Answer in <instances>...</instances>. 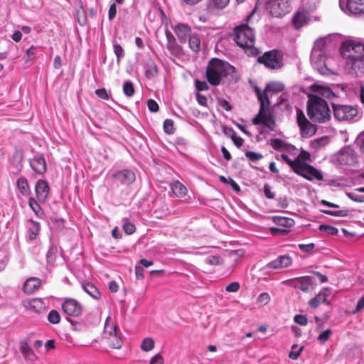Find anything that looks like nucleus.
I'll use <instances>...</instances> for the list:
<instances>
[{
	"mask_svg": "<svg viewBox=\"0 0 364 364\" xmlns=\"http://www.w3.org/2000/svg\"><path fill=\"white\" fill-rule=\"evenodd\" d=\"M206 263L210 265H220L223 263V259L218 255H212L206 259Z\"/></svg>",
	"mask_w": 364,
	"mask_h": 364,
	"instance_id": "nucleus-42",
	"label": "nucleus"
},
{
	"mask_svg": "<svg viewBox=\"0 0 364 364\" xmlns=\"http://www.w3.org/2000/svg\"><path fill=\"white\" fill-rule=\"evenodd\" d=\"M55 248L50 247L47 253V261L50 264H53L55 260Z\"/></svg>",
	"mask_w": 364,
	"mask_h": 364,
	"instance_id": "nucleus-58",
	"label": "nucleus"
},
{
	"mask_svg": "<svg viewBox=\"0 0 364 364\" xmlns=\"http://www.w3.org/2000/svg\"><path fill=\"white\" fill-rule=\"evenodd\" d=\"M229 1L230 0H213V4L215 8L223 9L229 4Z\"/></svg>",
	"mask_w": 364,
	"mask_h": 364,
	"instance_id": "nucleus-56",
	"label": "nucleus"
},
{
	"mask_svg": "<svg viewBox=\"0 0 364 364\" xmlns=\"http://www.w3.org/2000/svg\"><path fill=\"white\" fill-rule=\"evenodd\" d=\"M270 145L274 150H287L291 151L294 150L296 148L294 145L285 143L280 139H272L270 141Z\"/></svg>",
	"mask_w": 364,
	"mask_h": 364,
	"instance_id": "nucleus-22",
	"label": "nucleus"
},
{
	"mask_svg": "<svg viewBox=\"0 0 364 364\" xmlns=\"http://www.w3.org/2000/svg\"><path fill=\"white\" fill-rule=\"evenodd\" d=\"M28 204L31 208L35 212L36 215H38L40 218L43 216V211L40 207L38 203L35 199H33V198H30Z\"/></svg>",
	"mask_w": 364,
	"mask_h": 364,
	"instance_id": "nucleus-34",
	"label": "nucleus"
},
{
	"mask_svg": "<svg viewBox=\"0 0 364 364\" xmlns=\"http://www.w3.org/2000/svg\"><path fill=\"white\" fill-rule=\"evenodd\" d=\"M145 75L147 78L151 79L157 76L159 70L155 62L149 58L146 60L144 65Z\"/></svg>",
	"mask_w": 364,
	"mask_h": 364,
	"instance_id": "nucleus-21",
	"label": "nucleus"
},
{
	"mask_svg": "<svg viewBox=\"0 0 364 364\" xmlns=\"http://www.w3.org/2000/svg\"><path fill=\"white\" fill-rule=\"evenodd\" d=\"M48 320L53 324H57L60 321V316L55 310H51L48 315Z\"/></svg>",
	"mask_w": 364,
	"mask_h": 364,
	"instance_id": "nucleus-40",
	"label": "nucleus"
},
{
	"mask_svg": "<svg viewBox=\"0 0 364 364\" xmlns=\"http://www.w3.org/2000/svg\"><path fill=\"white\" fill-rule=\"evenodd\" d=\"M264 193L265 196L269 199L274 198V193L271 191V188L269 184L266 183L264 186Z\"/></svg>",
	"mask_w": 364,
	"mask_h": 364,
	"instance_id": "nucleus-62",
	"label": "nucleus"
},
{
	"mask_svg": "<svg viewBox=\"0 0 364 364\" xmlns=\"http://www.w3.org/2000/svg\"><path fill=\"white\" fill-rule=\"evenodd\" d=\"M123 91L127 97L132 96L134 93L133 84L131 82H126L123 85Z\"/></svg>",
	"mask_w": 364,
	"mask_h": 364,
	"instance_id": "nucleus-48",
	"label": "nucleus"
},
{
	"mask_svg": "<svg viewBox=\"0 0 364 364\" xmlns=\"http://www.w3.org/2000/svg\"><path fill=\"white\" fill-rule=\"evenodd\" d=\"M296 122L299 127L304 125L309 126V122H310L306 117L304 112L300 109H296Z\"/></svg>",
	"mask_w": 364,
	"mask_h": 364,
	"instance_id": "nucleus-35",
	"label": "nucleus"
},
{
	"mask_svg": "<svg viewBox=\"0 0 364 364\" xmlns=\"http://www.w3.org/2000/svg\"><path fill=\"white\" fill-rule=\"evenodd\" d=\"M281 159L291 167L293 171H295L299 164L298 160H291L287 154H281Z\"/></svg>",
	"mask_w": 364,
	"mask_h": 364,
	"instance_id": "nucleus-39",
	"label": "nucleus"
},
{
	"mask_svg": "<svg viewBox=\"0 0 364 364\" xmlns=\"http://www.w3.org/2000/svg\"><path fill=\"white\" fill-rule=\"evenodd\" d=\"M320 0H301L302 6L308 10H314Z\"/></svg>",
	"mask_w": 364,
	"mask_h": 364,
	"instance_id": "nucleus-46",
	"label": "nucleus"
},
{
	"mask_svg": "<svg viewBox=\"0 0 364 364\" xmlns=\"http://www.w3.org/2000/svg\"><path fill=\"white\" fill-rule=\"evenodd\" d=\"M267 90L265 88L264 90L261 91L259 87H255V92L259 102V107H269V99L267 95Z\"/></svg>",
	"mask_w": 364,
	"mask_h": 364,
	"instance_id": "nucleus-25",
	"label": "nucleus"
},
{
	"mask_svg": "<svg viewBox=\"0 0 364 364\" xmlns=\"http://www.w3.org/2000/svg\"><path fill=\"white\" fill-rule=\"evenodd\" d=\"M323 213L331 215V216H336V217H346L349 214V211L348 210H341L338 211H333L329 210H323Z\"/></svg>",
	"mask_w": 364,
	"mask_h": 364,
	"instance_id": "nucleus-41",
	"label": "nucleus"
},
{
	"mask_svg": "<svg viewBox=\"0 0 364 364\" xmlns=\"http://www.w3.org/2000/svg\"><path fill=\"white\" fill-rule=\"evenodd\" d=\"M301 134L303 137H309L312 136L316 132V129L314 127V125L309 122L308 125H304L301 127H299Z\"/></svg>",
	"mask_w": 364,
	"mask_h": 364,
	"instance_id": "nucleus-32",
	"label": "nucleus"
},
{
	"mask_svg": "<svg viewBox=\"0 0 364 364\" xmlns=\"http://www.w3.org/2000/svg\"><path fill=\"white\" fill-rule=\"evenodd\" d=\"M257 61L269 70H279L284 66V54L279 50L273 49L259 56Z\"/></svg>",
	"mask_w": 364,
	"mask_h": 364,
	"instance_id": "nucleus-5",
	"label": "nucleus"
},
{
	"mask_svg": "<svg viewBox=\"0 0 364 364\" xmlns=\"http://www.w3.org/2000/svg\"><path fill=\"white\" fill-rule=\"evenodd\" d=\"M310 10H308L305 8L301 11H298L293 17V23L296 28H301L309 20V12Z\"/></svg>",
	"mask_w": 364,
	"mask_h": 364,
	"instance_id": "nucleus-16",
	"label": "nucleus"
},
{
	"mask_svg": "<svg viewBox=\"0 0 364 364\" xmlns=\"http://www.w3.org/2000/svg\"><path fill=\"white\" fill-rule=\"evenodd\" d=\"M195 86L198 91H207L209 89V86L205 81L199 80H195Z\"/></svg>",
	"mask_w": 364,
	"mask_h": 364,
	"instance_id": "nucleus-52",
	"label": "nucleus"
},
{
	"mask_svg": "<svg viewBox=\"0 0 364 364\" xmlns=\"http://www.w3.org/2000/svg\"><path fill=\"white\" fill-rule=\"evenodd\" d=\"M31 168L38 173H43L46 171V164L43 156H35L30 161Z\"/></svg>",
	"mask_w": 364,
	"mask_h": 364,
	"instance_id": "nucleus-18",
	"label": "nucleus"
},
{
	"mask_svg": "<svg viewBox=\"0 0 364 364\" xmlns=\"http://www.w3.org/2000/svg\"><path fill=\"white\" fill-rule=\"evenodd\" d=\"M347 9L354 14L364 13V0H348Z\"/></svg>",
	"mask_w": 364,
	"mask_h": 364,
	"instance_id": "nucleus-19",
	"label": "nucleus"
},
{
	"mask_svg": "<svg viewBox=\"0 0 364 364\" xmlns=\"http://www.w3.org/2000/svg\"><path fill=\"white\" fill-rule=\"evenodd\" d=\"M223 132L225 135L230 136V138L235 136V134H236L232 128L226 126L223 127Z\"/></svg>",
	"mask_w": 364,
	"mask_h": 364,
	"instance_id": "nucleus-64",
	"label": "nucleus"
},
{
	"mask_svg": "<svg viewBox=\"0 0 364 364\" xmlns=\"http://www.w3.org/2000/svg\"><path fill=\"white\" fill-rule=\"evenodd\" d=\"M147 107L151 112H156L159 110V105L155 100L152 99L148 100Z\"/></svg>",
	"mask_w": 364,
	"mask_h": 364,
	"instance_id": "nucleus-57",
	"label": "nucleus"
},
{
	"mask_svg": "<svg viewBox=\"0 0 364 364\" xmlns=\"http://www.w3.org/2000/svg\"><path fill=\"white\" fill-rule=\"evenodd\" d=\"M115 178L122 184H131L135 181V173L131 171L124 169L115 173Z\"/></svg>",
	"mask_w": 364,
	"mask_h": 364,
	"instance_id": "nucleus-17",
	"label": "nucleus"
},
{
	"mask_svg": "<svg viewBox=\"0 0 364 364\" xmlns=\"http://www.w3.org/2000/svg\"><path fill=\"white\" fill-rule=\"evenodd\" d=\"M268 8L272 16L282 17L290 11L289 0H269Z\"/></svg>",
	"mask_w": 364,
	"mask_h": 364,
	"instance_id": "nucleus-9",
	"label": "nucleus"
},
{
	"mask_svg": "<svg viewBox=\"0 0 364 364\" xmlns=\"http://www.w3.org/2000/svg\"><path fill=\"white\" fill-rule=\"evenodd\" d=\"M245 156L252 161H256L260 160L263 158L262 154L252 152V151H246Z\"/></svg>",
	"mask_w": 364,
	"mask_h": 364,
	"instance_id": "nucleus-51",
	"label": "nucleus"
},
{
	"mask_svg": "<svg viewBox=\"0 0 364 364\" xmlns=\"http://www.w3.org/2000/svg\"><path fill=\"white\" fill-rule=\"evenodd\" d=\"M294 321L296 323L301 326H306L308 323V318L305 315L303 314H296L294 317Z\"/></svg>",
	"mask_w": 364,
	"mask_h": 364,
	"instance_id": "nucleus-50",
	"label": "nucleus"
},
{
	"mask_svg": "<svg viewBox=\"0 0 364 364\" xmlns=\"http://www.w3.org/2000/svg\"><path fill=\"white\" fill-rule=\"evenodd\" d=\"M270 296L268 293L264 292L259 295L257 299V304L261 306H265L270 301Z\"/></svg>",
	"mask_w": 364,
	"mask_h": 364,
	"instance_id": "nucleus-45",
	"label": "nucleus"
},
{
	"mask_svg": "<svg viewBox=\"0 0 364 364\" xmlns=\"http://www.w3.org/2000/svg\"><path fill=\"white\" fill-rule=\"evenodd\" d=\"M315 247V245L312 242L309 244H299V248L301 251L304 252H309L311 251Z\"/></svg>",
	"mask_w": 364,
	"mask_h": 364,
	"instance_id": "nucleus-59",
	"label": "nucleus"
},
{
	"mask_svg": "<svg viewBox=\"0 0 364 364\" xmlns=\"http://www.w3.org/2000/svg\"><path fill=\"white\" fill-rule=\"evenodd\" d=\"M275 221L278 225L284 226H291L294 223L292 219L283 217L277 218Z\"/></svg>",
	"mask_w": 364,
	"mask_h": 364,
	"instance_id": "nucleus-53",
	"label": "nucleus"
},
{
	"mask_svg": "<svg viewBox=\"0 0 364 364\" xmlns=\"http://www.w3.org/2000/svg\"><path fill=\"white\" fill-rule=\"evenodd\" d=\"M174 32L181 43H185L191 36V28L184 23H178L174 27Z\"/></svg>",
	"mask_w": 364,
	"mask_h": 364,
	"instance_id": "nucleus-15",
	"label": "nucleus"
},
{
	"mask_svg": "<svg viewBox=\"0 0 364 364\" xmlns=\"http://www.w3.org/2000/svg\"><path fill=\"white\" fill-rule=\"evenodd\" d=\"M295 288L301 289L304 292H308L313 289V278L310 276L296 277L291 281Z\"/></svg>",
	"mask_w": 364,
	"mask_h": 364,
	"instance_id": "nucleus-11",
	"label": "nucleus"
},
{
	"mask_svg": "<svg viewBox=\"0 0 364 364\" xmlns=\"http://www.w3.org/2000/svg\"><path fill=\"white\" fill-rule=\"evenodd\" d=\"M311 159V154L309 151L305 150H301L295 160H298L300 164H306V161H309Z\"/></svg>",
	"mask_w": 364,
	"mask_h": 364,
	"instance_id": "nucleus-44",
	"label": "nucleus"
},
{
	"mask_svg": "<svg viewBox=\"0 0 364 364\" xmlns=\"http://www.w3.org/2000/svg\"><path fill=\"white\" fill-rule=\"evenodd\" d=\"M332 331L331 329H327L323 332H321L318 336V341L320 342V343H326L330 338L331 335L332 334Z\"/></svg>",
	"mask_w": 364,
	"mask_h": 364,
	"instance_id": "nucleus-47",
	"label": "nucleus"
},
{
	"mask_svg": "<svg viewBox=\"0 0 364 364\" xmlns=\"http://www.w3.org/2000/svg\"><path fill=\"white\" fill-rule=\"evenodd\" d=\"M296 347H297V345H296V344L292 346V348H291L292 350L289 354V357L291 359H293V360L298 359V358L299 357L301 351L304 349V346H301V348H299V349L297 351H294V349H295Z\"/></svg>",
	"mask_w": 364,
	"mask_h": 364,
	"instance_id": "nucleus-54",
	"label": "nucleus"
},
{
	"mask_svg": "<svg viewBox=\"0 0 364 364\" xmlns=\"http://www.w3.org/2000/svg\"><path fill=\"white\" fill-rule=\"evenodd\" d=\"M41 284V279L37 277L28 278L24 282L23 291L27 294H31L39 288Z\"/></svg>",
	"mask_w": 364,
	"mask_h": 364,
	"instance_id": "nucleus-20",
	"label": "nucleus"
},
{
	"mask_svg": "<svg viewBox=\"0 0 364 364\" xmlns=\"http://www.w3.org/2000/svg\"><path fill=\"white\" fill-rule=\"evenodd\" d=\"M196 100L199 105L204 106V107L207 106V98L205 95H203L200 93H197L196 94Z\"/></svg>",
	"mask_w": 364,
	"mask_h": 364,
	"instance_id": "nucleus-63",
	"label": "nucleus"
},
{
	"mask_svg": "<svg viewBox=\"0 0 364 364\" xmlns=\"http://www.w3.org/2000/svg\"><path fill=\"white\" fill-rule=\"evenodd\" d=\"M233 70L234 67L228 63L219 58H212L206 67L207 81L213 86H218L220 84L221 80L227 77Z\"/></svg>",
	"mask_w": 364,
	"mask_h": 364,
	"instance_id": "nucleus-4",
	"label": "nucleus"
},
{
	"mask_svg": "<svg viewBox=\"0 0 364 364\" xmlns=\"http://www.w3.org/2000/svg\"><path fill=\"white\" fill-rule=\"evenodd\" d=\"M328 142H329L328 136H322V137L314 139L311 142V146L314 149H319V148L328 144Z\"/></svg>",
	"mask_w": 364,
	"mask_h": 364,
	"instance_id": "nucleus-36",
	"label": "nucleus"
},
{
	"mask_svg": "<svg viewBox=\"0 0 364 364\" xmlns=\"http://www.w3.org/2000/svg\"><path fill=\"white\" fill-rule=\"evenodd\" d=\"M266 89L272 92L273 93H277L283 91L284 89V85L282 82H273L272 84L267 85Z\"/></svg>",
	"mask_w": 364,
	"mask_h": 364,
	"instance_id": "nucleus-37",
	"label": "nucleus"
},
{
	"mask_svg": "<svg viewBox=\"0 0 364 364\" xmlns=\"http://www.w3.org/2000/svg\"><path fill=\"white\" fill-rule=\"evenodd\" d=\"M26 308L37 312L40 313L43 311L45 309V305L43 301L38 298H35L29 300L26 305Z\"/></svg>",
	"mask_w": 364,
	"mask_h": 364,
	"instance_id": "nucleus-26",
	"label": "nucleus"
},
{
	"mask_svg": "<svg viewBox=\"0 0 364 364\" xmlns=\"http://www.w3.org/2000/svg\"><path fill=\"white\" fill-rule=\"evenodd\" d=\"M164 129L168 134H173L175 131L173 121L170 119H166L164 122Z\"/></svg>",
	"mask_w": 364,
	"mask_h": 364,
	"instance_id": "nucleus-43",
	"label": "nucleus"
},
{
	"mask_svg": "<svg viewBox=\"0 0 364 364\" xmlns=\"http://www.w3.org/2000/svg\"><path fill=\"white\" fill-rule=\"evenodd\" d=\"M20 350L26 360L33 361L36 359V355L26 341L21 342Z\"/></svg>",
	"mask_w": 364,
	"mask_h": 364,
	"instance_id": "nucleus-23",
	"label": "nucleus"
},
{
	"mask_svg": "<svg viewBox=\"0 0 364 364\" xmlns=\"http://www.w3.org/2000/svg\"><path fill=\"white\" fill-rule=\"evenodd\" d=\"M292 263V259L288 255H280L274 260L269 262L267 267L269 269H282L290 266Z\"/></svg>",
	"mask_w": 364,
	"mask_h": 364,
	"instance_id": "nucleus-14",
	"label": "nucleus"
},
{
	"mask_svg": "<svg viewBox=\"0 0 364 364\" xmlns=\"http://www.w3.org/2000/svg\"><path fill=\"white\" fill-rule=\"evenodd\" d=\"M294 172L308 181H313L314 179L322 181L323 178L322 173L309 164L299 163Z\"/></svg>",
	"mask_w": 364,
	"mask_h": 364,
	"instance_id": "nucleus-7",
	"label": "nucleus"
},
{
	"mask_svg": "<svg viewBox=\"0 0 364 364\" xmlns=\"http://www.w3.org/2000/svg\"><path fill=\"white\" fill-rule=\"evenodd\" d=\"M252 123L254 125L262 124L272 131L276 127L275 118L269 107H259L257 114L252 119Z\"/></svg>",
	"mask_w": 364,
	"mask_h": 364,
	"instance_id": "nucleus-6",
	"label": "nucleus"
},
{
	"mask_svg": "<svg viewBox=\"0 0 364 364\" xmlns=\"http://www.w3.org/2000/svg\"><path fill=\"white\" fill-rule=\"evenodd\" d=\"M340 53L346 67L354 73L360 68V64L364 61V44L353 41H346L341 44Z\"/></svg>",
	"mask_w": 364,
	"mask_h": 364,
	"instance_id": "nucleus-1",
	"label": "nucleus"
},
{
	"mask_svg": "<svg viewBox=\"0 0 364 364\" xmlns=\"http://www.w3.org/2000/svg\"><path fill=\"white\" fill-rule=\"evenodd\" d=\"M35 191L38 202L43 203L48 196L50 188L46 181L38 180L36 184Z\"/></svg>",
	"mask_w": 364,
	"mask_h": 364,
	"instance_id": "nucleus-13",
	"label": "nucleus"
},
{
	"mask_svg": "<svg viewBox=\"0 0 364 364\" xmlns=\"http://www.w3.org/2000/svg\"><path fill=\"white\" fill-rule=\"evenodd\" d=\"M122 228L127 235H132L136 231V227L129 222H124Z\"/></svg>",
	"mask_w": 364,
	"mask_h": 364,
	"instance_id": "nucleus-49",
	"label": "nucleus"
},
{
	"mask_svg": "<svg viewBox=\"0 0 364 364\" xmlns=\"http://www.w3.org/2000/svg\"><path fill=\"white\" fill-rule=\"evenodd\" d=\"M347 196L352 200L358 203H363L364 202V196H358L355 195L353 193H347Z\"/></svg>",
	"mask_w": 364,
	"mask_h": 364,
	"instance_id": "nucleus-61",
	"label": "nucleus"
},
{
	"mask_svg": "<svg viewBox=\"0 0 364 364\" xmlns=\"http://www.w3.org/2000/svg\"><path fill=\"white\" fill-rule=\"evenodd\" d=\"M240 284L237 282H233L226 286L225 290L228 292H237L240 289Z\"/></svg>",
	"mask_w": 364,
	"mask_h": 364,
	"instance_id": "nucleus-55",
	"label": "nucleus"
},
{
	"mask_svg": "<svg viewBox=\"0 0 364 364\" xmlns=\"http://www.w3.org/2000/svg\"><path fill=\"white\" fill-rule=\"evenodd\" d=\"M82 287L92 298L97 299L100 297V293L92 283L85 282L82 284Z\"/></svg>",
	"mask_w": 364,
	"mask_h": 364,
	"instance_id": "nucleus-29",
	"label": "nucleus"
},
{
	"mask_svg": "<svg viewBox=\"0 0 364 364\" xmlns=\"http://www.w3.org/2000/svg\"><path fill=\"white\" fill-rule=\"evenodd\" d=\"M318 229L329 235H336L338 232L336 228L328 225H319Z\"/></svg>",
	"mask_w": 364,
	"mask_h": 364,
	"instance_id": "nucleus-38",
	"label": "nucleus"
},
{
	"mask_svg": "<svg viewBox=\"0 0 364 364\" xmlns=\"http://www.w3.org/2000/svg\"><path fill=\"white\" fill-rule=\"evenodd\" d=\"M164 360L163 356L158 353L151 358L149 364H164Z\"/></svg>",
	"mask_w": 364,
	"mask_h": 364,
	"instance_id": "nucleus-60",
	"label": "nucleus"
},
{
	"mask_svg": "<svg viewBox=\"0 0 364 364\" xmlns=\"http://www.w3.org/2000/svg\"><path fill=\"white\" fill-rule=\"evenodd\" d=\"M331 294V289L329 288H323L316 294L314 298L309 300V305L313 309H317L321 303L326 304L330 306L331 304L327 298Z\"/></svg>",
	"mask_w": 364,
	"mask_h": 364,
	"instance_id": "nucleus-10",
	"label": "nucleus"
},
{
	"mask_svg": "<svg viewBox=\"0 0 364 364\" xmlns=\"http://www.w3.org/2000/svg\"><path fill=\"white\" fill-rule=\"evenodd\" d=\"M27 228H28V237L30 240H35L40 230V225L38 223L30 220L27 222Z\"/></svg>",
	"mask_w": 364,
	"mask_h": 364,
	"instance_id": "nucleus-24",
	"label": "nucleus"
},
{
	"mask_svg": "<svg viewBox=\"0 0 364 364\" xmlns=\"http://www.w3.org/2000/svg\"><path fill=\"white\" fill-rule=\"evenodd\" d=\"M154 341L152 338H144L141 344V349L143 351L149 352L151 350L154 348Z\"/></svg>",
	"mask_w": 364,
	"mask_h": 364,
	"instance_id": "nucleus-33",
	"label": "nucleus"
},
{
	"mask_svg": "<svg viewBox=\"0 0 364 364\" xmlns=\"http://www.w3.org/2000/svg\"><path fill=\"white\" fill-rule=\"evenodd\" d=\"M333 115L338 121H348L353 119L357 114L356 108L349 105L333 104Z\"/></svg>",
	"mask_w": 364,
	"mask_h": 364,
	"instance_id": "nucleus-8",
	"label": "nucleus"
},
{
	"mask_svg": "<svg viewBox=\"0 0 364 364\" xmlns=\"http://www.w3.org/2000/svg\"><path fill=\"white\" fill-rule=\"evenodd\" d=\"M171 188L173 194L177 197H183L187 193V188L178 181L172 183Z\"/></svg>",
	"mask_w": 364,
	"mask_h": 364,
	"instance_id": "nucleus-27",
	"label": "nucleus"
},
{
	"mask_svg": "<svg viewBox=\"0 0 364 364\" xmlns=\"http://www.w3.org/2000/svg\"><path fill=\"white\" fill-rule=\"evenodd\" d=\"M307 114L314 122L323 124L331 119V114L327 102L320 97L311 95L307 102Z\"/></svg>",
	"mask_w": 364,
	"mask_h": 364,
	"instance_id": "nucleus-3",
	"label": "nucleus"
},
{
	"mask_svg": "<svg viewBox=\"0 0 364 364\" xmlns=\"http://www.w3.org/2000/svg\"><path fill=\"white\" fill-rule=\"evenodd\" d=\"M63 310L65 314L72 316H77L81 314V306L75 299H66L62 304Z\"/></svg>",
	"mask_w": 364,
	"mask_h": 364,
	"instance_id": "nucleus-12",
	"label": "nucleus"
},
{
	"mask_svg": "<svg viewBox=\"0 0 364 364\" xmlns=\"http://www.w3.org/2000/svg\"><path fill=\"white\" fill-rule=\"evenodd\" d=\"M165 35L167 40V48L172 53L176 52L178 48L174 36L168 29L165 31Z\"/></svg>",
	"mask_w": 364,
	"mask_h": 364,
	"instance_id": "nucleus-28",
	"label": "nucleus"
},
{
	"mask_svg": "<svg viewBox=\"0 0 364 364\" xmlns=\"http://www.w3.org/2000/svg\"><path fill=\"white\" fill-rule=\"evenodd\" d=\"M233 35V39L237 45L242 48L247 55L256 57L259 55V49L255 46V31L248 25L241 24L235 27Z\"/></svg>",
	"mask_w": 364,
	"mask_h": 364,
	"instance_id": "nucleus-2",
	"label": "nucleus"
},
{
	"mask_svg": "<svg viewBox=\"0 0 364 364\" xmlns=\"http://www.w3.org/2000/svg\"><path fill=\"white\" fill-rule=\"evenodd\" d=\"M18 189L24 196L30 193V188L27 180L25 178H20L16 183Z\"/></svg>",
	"mask_w": 364,
	"mask_h": 364,
	"instance_id": "nucleus-31",
	"label": "nucleus"
},
{
	"mask_svg": "<svg viewBox=\"0 0 364 364\" xmlns=\"http://www.w3.org/2000/svg\"><path fill=\"white\" fill-rule=\"evenodd\" d=\"M188 41L189 48L194 52H198L200 49V40L197 34H191Z\"/></svg>",
	"mask_w": 364,
	"mask_h": 364,
	"instance_id": "nucleus-30",
	"label": "nucleus"
}]
</instances>
